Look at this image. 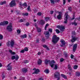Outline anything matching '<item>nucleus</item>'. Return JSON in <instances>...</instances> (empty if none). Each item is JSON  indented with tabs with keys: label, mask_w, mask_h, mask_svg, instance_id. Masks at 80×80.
I'll return each mask as SVG.
<instances>
[{
	"label": "nucleus",
	"mask_w": 80,
	"mask_h": 80,
	"mask_svg": "<svg viewBox=\"0 0 80 80\" xmlns=\"http://www.w3.org/2000/svg\"><path fill=\"white\" fill-rule=\"evenodd\" d=\"M60 39V38L57 37L56 35H54L52 38V42L53 43H56Z\"/></svg>",
	"instance_id": "f257e3e1"
},
{
	"label": "nucleus",
	"mask_w": 80,
	"mask_h": 80,
	"mask_svg": "<svg viewBox=\"0 0 80 80\" xmlns=\"http://www.w3.org/2000/svg\"><path fill=\"white\" fill-rule=\"evenodd\" d=\"M54 77L55 78H57V79H60V72L57 71L54 73Z\"/></svg>",
	"instance_id": "f03ea898"
},
{
	"label": "nucleus",
	"mask_w": 80,
	"mask_h": 80,
	"mask_svg": "<svg viewBox=\"0 0 80 80\" xmlns=\"http://www.w3.org/2000/svg\"><path fill=\"white\" fill-rule=\"evenodd\" d=\"M68 13V12H66L65 14L66 17L64 19V24H67L68 23V17H69L68 15L67 14Z\"/></svg>",
	"instance_id": "7ed1b4c3"
},
{
	"label": "nucleus",
	"mask_w": 80,
	"mask_h": 80,
	"mask_svg": "<svg viewBox=\"0 0 80 80\" xmlns=\"http://www.w3.org/2000/svg\"><path fill=\"white\" fill-rule=\"evenodd\" d=\"M12 23H10L9 25L7 27V29L9 32H11L12 31V30H13V28L12 27Z\"/></svg>",
	"instance_id": "20e7f679"
},
{
	"label": "nucleus",
	"mask_w": 80,
	"mask_h": 80,
	"mask_svg": "<svg viewBox=\"0 0 80 80\" xmlns=\"http://www.w3.org/2000/svg\"><path fill=\"white\" fill-rule=\"evenodd\" d=\"M9 5L10 7H15V6L16 5V2H15V0H12Z\"/></svg>",
	"instance_id": "39448f33"
},
{
	"label": "nucleus",
	"mask_w": 80,
	"mask_h": 80,
	"mask_svg": "<svg viewBox=\"0 0 80 80\" xmlns=\"http://www.w3.org/2000/svg\"><path fill=\"white\" fill-rule=\"evenodd\" d=\"M71 37L72 39L71 40V42H72V43H74L77 40H78V38L76 37L75 36H72Z\"/></svg>",
	"instance_id": "423d86ee"
},
{
	"label": "nucleus",
	"mask_w": 80,
	"mask_h": 80,
	"mask_svg": "<svg viewBox=\"0 0 80 80\" xmlns=\"http://www.w3.org/2000/svg\"><path fill=\"white\" fill-rule=\"evenodd\" d=\"M44 35H46V38L47 39L49 38V37H50V34L49 33V32L45 31L44 32Z\"/></svg>",
	"instance_id": "0eeeda50"
},
{
	"label": "nucleus",
	"mask_w": 80,
	"mask_h": 80,
	"mask_svg": "<svg viewBox=\"0 0 80 80\" xmlns=\"http://www.w3.org/2000/svg\"><path fill=\"white\" fill-rule=\"evenodd\" d=\"M55 63V62L54 60H52L50 62L49 65L50 67H52V68H53V66L55 65V64H53V63Z\"/></svg>",
	"instance_id": "6e6552de"
},
{
	"label": "nucleus",
	"mask_w": 80,
	"mask_h": 80,
	"mask_svg": "<svg viewBox=\"0 0 80 80\" xmlns=\"http://www.w3.org/2000/svg\"><path fill=\"white\" fill-rule=\"evenodd\" d=\"M50 2L51 4L54 5V4H55V3L59 2H60V0H50Z\"/></svg>",
	"instance_id": "1a4fd4ad"
},
{
	"label": "nucleus",
	"mask_w": 80,
	"mask_h": 80,
	"mask_svg": "<svg viewBox=\"0 0 80 80\" xmlns=\"http://www.w3.org/2000/svg\"><path fill=\"white\" fill-rule=\"evenodd\" d=\"M77 44H74L73 47V52H75V51H76V49H77Z\"/></svg>",
	"instance_id": "9d476101"
},
{
	"label": "nucleus",
	"mask_w": 80,
	"mask_h": 80,
	"mask_svg": "<svg viewBox=\"0 0 80 80\" xmlns=\"http://www.w3.org/2000/svg\"><path fill=\"white\" fill-rule=\"evenodd\" d=\"M59 14L58 15L57 17V19L58 20H60L62 18V13L61 12H59Z\"/></svg>",
	"instance_id": "9b49d317"
},
{
	"label": "nucleus",
	"mask_w": 80,
	"mask_h": 80,
	"mask_svg": "<svg viewBox=\"0 0 80 80\" xmlns=\"http://www.w3.org/2000/svg\"><path fill=\"white\" fill-rule=\"evenodd\" d=\"M60 42H61L62 44V45H61V47H63V46L65 45V42L63 39L61 40Z\"/></svg>",
	"instance_id": "f8f14e48"
},
{
	"label": "nucleus",
	"mask_w": 80,
	"mask_h": 80,
	"mask_svg": "<svg viewBox=\"0 0 80 80\" xmlns=\"http://www.w3.org/2000/svg\"><path fill=\"white\" fill-rule=\"evenodd\" d=\"M50 60H48L47 59H45L44 61V63L46 65H47L48 64L50 63Z\"/></svg>",
	"instance_id": "ddd939ff"
},
{
	"label": "nucleus",
	"mask_w": 80,
	"mask_h": 80,
	"mask_svg": "<svg viewBox=\"0 0 80 80\" xmlns=\"http://www.w3.org/2000/svg\"><path fill=\"white\" fill-rule=\"evenodd\" d=\"M39 23L41 25H43L45 23V22L44 20L42 19L39 22Z\"/></svg>",
	"instance_id": "4468645a"
},
{
	"label": "nucleus",
	"mask_w": 80,
	"mask_h": 80,
	"mask_svg": "<svg viewBox=\"0 0 80 80\" xmlns=\"http://www.w3.org/2000/svg\"><path fill=\"white\" fill-rule=\"evenodd\" d=\"M38 72H40V70H39V69H37L34 72H32V74H38Z\"/></svg>",
	"instance_id": "2eb2a0df"
},
{
	"label": "nucleus",
	"mask_w": 80,
	"mask_h": 80,
	"mask_svg": "<svg viewBox=\"0 0 80 80\" xmlns=\"http://www.w3.org/2000/svg\"><path fill=\"white\" fill-rule=\"evenodd\" d=\"M28 70L26 68H24L22 69V72L23 73H26L28 71Z\"/></svg>",
	"instance_id": "dca6fc26"
},
{
	"label": "nucleus",
	"mask_w": 80,
	"mask_h": 80,
	"mask_svg": "<svg viewBox=\"0 0 80 80\" xmlns=\"http://www.w3.org/2000/svg\"><path fill=\"white\" fill-rule=\"evenodd\" d=\"M68 69L70 71L72 70V67H71V66L69 64H68Z\"/></svg>",
	"instance_id": "f3484780"
},
{
	"label": "nucleus",
	"mask_w": 80,
	"mask_h": 80,
	"mask_svg": "<svg viewBox=\"0 0 80 80\" xmlns=\"http://www.w3.org/2000/svg\"><path fill=\"white\" fill-rule=\"evenodd\" d=\"M15 44V42L13 41H12L10 42V45L12 47H13V45H14Z\"/></svg>",
	"instance_id": "a211bd4d"
},
{
	"label": "nucleus",
	"mask_w": 80,
	"mask_h": 80,
	"mask_svg": "<svg viewBox=\"0 0 80 80\" xmlns=\"http://www.w3.org/2000/svg\"><path fill=\"white\" fill-rule=\"evenodd\" d=\"M9 52L11 55H15V52H13L12 51V50H11V49L9 50Z\"/></svg>",
	"instance_id": "6ab92c4d"
},
{
	"label": "nucleus",
	"mask_w": 80,
	"mask_h": 80,
	"mask_svg": "<svg viewBox=\"0 0 80 80\" xmlns=\"http://www.w3.org/2000/svg\"><path fill=\"white\" fill-rule=\"evenodd\" d=\"M42 63V61L40 59H39L38 61V65H41Z\"/></svg>",
	"instance_id": "aec40b11"
},
{
	"label": "nucleus",
	"mask_w": 80,
	"mask_h": 80,
	"mask_svg": "<svg viewBox=\"0 0 80 80\" xmlns=\"http://www.w3.org/2000/svg\"><path fill=\"white\" fill-rule=\"evenodd\" d=\"M21 37L22 38H27V35L26 34L22 35L21 36Z\"/></svg>",
	"instance_id": "412c9836"
},
{
	"label": "nucleus",
	"mask_w": 80,
	"mask_h": 80,
	"mask_svg": "<svg viewBox=\"0 0 80 80\" xmlns=\"http://www.w3.org/2000/svg\"><path fill=\"white\" fill-rule=\"evenodd\" d=\"M60 29L61 31L63 32V31H64V29H65V27H64V26H61Z\"/></svg>",
	"instance_id": "4be33fe9"
},
{
	"label": "nucleus",
	"mask_w": 80,
	"mask_h": 80,
	"mask_svg": "<svg viewBox=\"0 0 80 80\" xmlns=\"http://www.w3.org/2000/svg\"><path fill=\"white\" fill-rule=\"evenodd\" d=\"M6 1H4L3 2H0V5H3L4 4H6Z\"/></svg>",
	"instance_id": "5701e85b"
},
{
	"label": "nucleus",
	"mask_w": 80,
	"mask_h": 80,
	"mask_svg": "<svg viewBox=\"0 0 80 80\" xmlns=\"http://www.w3.org/2000/svg\"><path fill=\"white\" fill-rule=\"evenodd\" d=\"M37 31L39 33H40L42 31V30H41V28H37Z\"/></svg>",
	"instance_id": "b1692460"
},
{
	"label": "nucleus",
	"mask_w": 80,
	"mask_h": 80,
	"mask_svg": "<svg viewBox=\"0 0 80 80\" xmlns=\"http://www.w3.org/2000/svg\"><path fill=\"white\" fill-rule=\"evenodd\" d=\"M61 76L62 77V78H64L65 79H67V77L65 75H64V74H61Z\"/></svg>",
	"instance_id": "393cba45"
},
{
	"label": "nucleus",
	"mask_w": 80,
	"mask_h": 80,
	"mask_svg": "<svg viewBox=\"0 0 80 80\" xmlns=\"http://www.w3.org/2000/svg\"><path fill=\"white\" fill-rule=\"evenodd\" d=\"M72 25H74V26H77V22H75L74 21L73 22H72Z\"/></svg>",
	"instance_id": "a878e982"
},
{
	"label": "nucleus",
	"mask_w": 80,
	"mask_h": 80,
	"mask_svg": "<svg viewBox=\"0 0 80 80\" xmlns=\"http://www.w3.org/2000/svg\"><path fill=\"white\" fill-rule=\"evenodd\" d=\"M49 25H50L48 23L46 25L45 27L44 28V29H45V30H47V27H48V26H49Z\"/></svg>",
	"instance_id": "bb28decb"
},
{
	"label": "nucleus",
	"mask_w": 80,
	"mask_h": 80,
	"mask_svg": "<svg viewBox=\"0 0 80 80\" xmlns=\"http://www.w3.org/2000/svg\"><path fill=\"white\" fill-rule=\"evenodd\" d=\"M43 47H44V48H46L47 50H49V48L47 47V45H44L43 46Z\"/></svg>",
	"instance_id": "cd10ccee"
},
{
	"label": "nucleus",
	"mask_w": 80,
	"mask_h": 80,
	"mask_svg": "<svg viewBox=\"0 0 80 80\" xmlns=\"http://www.w3.org/2000/svg\"><path fill=\"white\" fill-rule=\"evenodd\" d=\"M44 72L46 73H49V70H48V69L44 70Z\"/></svg>",
	"instance_id": "c85d7f7f"
},
{
	"label": "nucleus",
	"mask_w": 80,
	"mask_h": 80,
	"mask_svg": "<svg viewBox=\"0 0 80 80\" xmlns=\"http://www.w3.org/2000/svg\"><path fill=\"white\" fill-rule=\"evenodd\" d=\"M8 67V68H7V70H9V71L12 70V66H10Z\"/></svg>",
	"instance_id": "c756f323"
},
{
	"label": "nucleus",
	"mask_w": 80,
	"mask_h": 80,
	"mask_svg": "<svg viewBox=\"0 0 80 80\" xmlns=\"http://www.w3.org/2000/svg\"><path fill=\"white\" fill-rule=\"evenodd\" d=\"M76 76H77L78 77H80V72H79L78 71L76 72Z\"/></svg>",
	"instance_id": "7c9ffc66"
},
{
	"label": "nucleus",
	"mask_w": 80,
	"mask_h": 80,
	"mask_svg": "<svg viewBox=\"0 0 80 80\" xmlns=\"http://www.w3.org/2000/svg\"><path fill=\"white\" fill-rule=\"evenodd\" d=\"M5 25V24L4 23V22H1L0 23V26H4Z\"/></svg>",
	"instance_id": "2f4dec72"
},
{
	"label": "nucleus",
	"mask_w": 80,
	"mask_h": 80,
	"mask_svg": "<svg viewBox=\"0 0 80 80\" xmlns=\"http://www.w3.org/2000/svg\"><path fill=\"white\" fill-rule=\"evenodd\" d=\"M4 25H8L9 23L8 21H4Z\"/></svg>",
	"instance_id": "473e14b6"
},
{
	"label": "nucleus",
	"mask_w": 80,
	"mask_h": 80,
	"mask_svg": "<svg viewBox=\"0 0 80 80\" xmlns=\"http://www.w3.org/2000/svg\"><path fill=\"white\" fill-rule=\"evenodd\" d=\"M18 58H19V57L18 56V55H16V56L15 60H16L17 61L18 60Z\"/></svg>",
	"instance_id": "72a5a7b5"
},
{
	"label": "nucleus",
	"mask_w": 80,
	"mask_h": 80,
	"mask_svg": "<svg viewBox=\"0 0 80 80\" xmlns=\"http://www.w3.org/2000/svg\"><path fill=\"white\" fill-rule=\"evenodd\" d=\"M54 66L55 67L54 68V69H55V70H57V68H58V66L57 64L54 65Z\"/></svg>",
	"instance_id": "f704fd0d"
},
{
	"label": "nucleus",
	"mask_w": 80,
	"mask_h": 80,
	"mask_svg": "<svg viewBox=\"0 0 80 80\" xmlns=\"http://www.w3.org/2000/svg\"><path fill=\"white\" fill-rule=\"evenodd\" d=\"M22 6H24V7H27V2H24L22 4Z\"/></svg>",
	"instance_id": "c9c22d12"
},
{
	"label": "nucleus",
	"mask_w": 80,
	"mask_h": 80,
	"mask_svg": "<svg viewBox=\"0 0 80 80\" xmlns=\"http://www.w3.org/2000/svg\"><path fill=\"white\" fill-rule=\"evenodd\" d=\"M73 68H74V70H76L77 69V68H78V66H77V65H75L74 66Z\"/></svg>",
	"instance_id": "e433bc0d"
},
{
	"label": "nucleus",
	"mask_w": 80,
	"mask_h": 80,
	"mask_svg": "<svg viewBox=\"0 0 80 80\" xmlns=\"http://www.w3.org/2000/svg\"><path fill=\"white\" fill-rule=\"evenodd\" d=\"M24 51H26V52H28V49L27 47L24 48Z\"/></svg>",
	"instance_id": "4c0bfd02"
},
{
	"label": "nucleus",
	"mask_w": 80,
	"mask_h": 80,
	"mask_svg": "<svg viewBox=\"0 0 80 80\" xmlns=\"http://www.w3.org/2000/svg\"><path fill=\"white\" fill-rule=\"evenodd\" d=\"M23 15H24V16H28V13L26 12L25 13H23Z\"/></svg>",
	"instance_id": "58836bf2"
},
{
	"label": "nucleus",
	"mask_w": 80,
	"mask_h": 80,
	"mask_svg": "<svg viewBox=\"0 0 80 80\" xmlns=\"http://www.w3.org/2000/svg\"><path fill=\"white\" fill-rule=\"evenodd\" d=\"M56 32L57 33H58V34L60 33V31H59V30L58 29H56Z\"/></svg>",
	"instance_id": "ea45409f"
},
{
	"label": "nucleus",
	"mask_w": 80,
	"mask_h": 80,
	"mask_svg": "<svg viewBox=\"0 0 80 80\" xmlns=\"http://www.w3.org/2000/svg\"><path fill=\"white\" fill-rule=\"evenodd\" d=\"M38 15L39 16H41L42 15V12H38Z\"/></svg>",
	"instance_id": "a19ab883"
},
{
	"label": "nucleus",
	"mask_w": 80,
	"mask_h": 80,
	"mask_svg": "<svg viewBox=\"0 0 80 80\" xmlns=\"http://www.w3.org/2000/svg\"><path fill=\"white\" fill-rule=\"evenodd\" d=\"M3 38V35L2 34H0V40H2Z\"/></svg>",
	"instance_id": "79ce46f5"
},
{
	"label": "nucleus",
	"mask_w": 80,
	"mask_h": 80,
	"mask_svg": "<svg viewBox=\"0 0 80 80\" xmlns=\"http://www.w3.org/2000/svg\"><path fill=\"white\" fill-rule=\"evenodd\" d=\"M72 34L73 35H76V32L74 31L72 32Z\"/></svg>",
	"instance_id": "37998d69"
},
{
	"label": "nucleus",
	"mask_w": 80,
	"mask_h": 80,
	"mask_svg": "<svg viewBox=\"0 0 80 80\" xmlns=\"http://www.w3.org/2000/svg\"><path fill=\"white\" fill-rule=\"evenodd\" d=\"M68 10H69L70 12H72V7H68Z\"/></svg>",
	"instance_id": "c03bdc74"
},
{
	"label": "nucleus",
	"mask_w": 80,
	"mask_h": 80,
	"mask_svg": "<svg viewBox=\"0 0 80 80\" xmlns=\"http://www.w3.org/2000/svg\"><path fill=\"white\" fill-rule=\"evenodd\" d=\"M25 52V50H24V49L21 50L20 51V53H23Z\"/></svg>",
	"instance_id": "a18cd8bd"
},
{
	"label": "nucleus",
	"mask_w": 80,
	"mask_h": 80,
	"mask_svg": "<svg viewBox=\"0 0 80 80\" xmlns=\"http://www.w3.org/2000/svg\"><path fill=\"white\" fill-rule=\"evenodd\" d=\"M12 60H14V59H15V56H12Z\"/></svg>",
	"instance_id": "49530a36"
},
{
	"label": "nucleus",
	"mask_w": 80,
	"mask_h": 80,
	"mask_svg": "<svg viewBox=\"0 0 80 80\" xmlns=\"http://www.w3.org/2000/svg\"><path fill=\"white\" fill-rule=\"evenodd\" d=\"M24 63H29V61L28 60H26L24 62Z\"/></svg>",
	"instance_id": "de8ad7c7"
},
{
	"label": "nucleus",
	"mask_w": 80,
	"mask_h": 80,
	"mask_svg": "<svg viewBox=\"0 0 80 80\" xmlns=\"http://www.w3.org/2000/svg\"><path fill=\"white\" fill-rule=\"evenodd\" d=\"M12 63V62H10L9 64H8L6 66L7 67H10V65Z\"/></svg>",
	"instance_id": "09e8293b"
},
{
	"label": "nucleus",
	"mask_w": 80,
	"mask_h": 80,
	"mask_svg": "<svg viewBox=\"0 0 80 80\" xmlns=\"http://www.w3.org/2000/svg\"><path fill=\"white\" fill-rule=\"evenodd\" d=\"M19 22L21 23L22 22H23V20L22 19H19Z\"/></svg>",
	"instance_id": "8fccbe9b"
},
{
	"label": "nucleus",
	"mask_w": 80,
	"mask_h": 80,
	"mask_svg": "<svg viewBox=\"0 0 80 80\" xmlns=\"http://www.w3.org/2000/svg\"><path fill=\"white\" fill-rule=\"evenodd\" d=\"M45 19L47 21V20H50V18L48 17H45Z\"/></svg>",
	"instance_id": "3c124183"
},
{
	"label": "nucleus",
	"mask_w": 80,
	"mask_h": 80,
	"mask_svg": "<svg viewBox=\"0 0 80 80\" xmlns=\"http://www.w3.org/2000/svg\"><path fill=\"white\" fill-rule=\"evenodd\" d=\"M64 60V59H63V58H61V59H60V62H62Z\"/></svg>",
	"instance_id": "603ef678"
},
{
	"label": "nucleus",
	"mask_w": 80,
	"mask_h": 80,
	"mask_svg": "<svg viewBox=\"0 0 80 80\" xmlns=\"http://www.w3.org/2000/svg\"><path fill=\"white\" fill-rule=\"evenodd\" d=\"M75 14H73V18H72L71 19V20H74V19H75Z\"/></svg>",
	"instance_id": "864d4df0"
},
{
	"label": "nucleus",
	"mask_w": 80,
	"mask_h": 80,
	"mask_svg": "<svg viewBox=\"0 0 80 80\" xmlns=\"http://www.w3.org/2000/svg\"><path fill=\"white\" fill-rule=\"evenodd\" d=\"M49 32H50V33H52V28H49Z\"/></svg>",
	"instance_id": "5fc2aeb1"
},
{
	"label": "nucleus",
	"mask_w": 80,
	"mask_h": 80,
	"mask_svg": "<svg viewBox=\"0 0 80 80\" xmlns=\"http://www.w3.org/2000/svg\"><path fill=\"white\" fill-rule=\"evenodd\" d=\"M17 32L18 33H20V32H21V31H20V30L18 29V30L17 31Z\"/></svg>",
	"instance_id": "6e6d98bb"
},
{
	"label": "nucleus",
	"mask_w": 80,
	"mask_h": 80,
	"mask_svg": "<svg viewBox=\"0 0 80 80\" xmlns=\"http://www.w3.org/2000/svg\"><path fill=\"white\" fill-rule=\"evenodd\" d=\"M29 25H30V23L28 22L26 24V25L27 27H28Z\"/></svg>",
	"instance_id": "4d7b16f0"
},
{
	"label": "nucleus",
	"mask_w": 80,
	"mask_h": 80,
	"mask_svg": "<svg viewBox=\"0 0 80 80\" xmlns=\"http://www.w3.org/2000/svg\"><path fill=\"white\" fill-rule=\"evenodd\" d=\"M73 57H74V56H73V55L72 54L71 55V58L72 59L73 58Z\"/></svg>",
	"instance_id": "13d9d810"
},
{
	"label": "nucleus",
	"mask_w": 80,
	"mask_h": 80,
	"mask_svg": "<svg viewBox=\"0 0 80 80\" xmlns=\"http://www.w3.org/2000/svg\"><path fill=\"white\" fill-rule=\"evenodd\" d=\"M45 41V38H42V42H44Z\"/></svg>",
	"instance_id": "bf43d9fd"
},
{
	"label": "nucleus",
	"mask_w": 80,
	"mask_h": 80,
	"mask_svg": "<svg viewBox=\"0 0 80 80\" xmlns=\"http://www.w3.org/2000/svg\"><path fill=\"white\" fill-rule=\"evenodd\" d=\"M66 3V0H63V4L65 5Z\"/></svg>",
	"instance_id": "052dcab7"
},
{
	"label": "nucleus",
	"mask_w": 80,
	"mask_h": 80,
	"mask_svg": "<svg viewBox=\"0 0 80 80\" xmlns=\"http://www.w3.org/2000/svg\"><path fill=\"white\" fill-rule=\"evenodd\" d=\"M41 52H39L38 53V55H41Z\"/></svg>",
	"instance_id": "680f3d73"
},
{
	"label": "nucleus",
	"mask_w": 80,
	"mask_h": 80,
	"mask_svg": "<svg viewBox=\"0 0 80 80\" xmlns=\"http://www.w3.org/2000/svg\"><path fill=\"white\" fill-rule=\"evenodd\" d=\"M30 6H28V8H27V10H30Z\"/></svg>",
	"instance_id": "e2e57ef3"
},
{
	"label": "nucleus",
	"mask_w": 80,
	"mask_h": 80,
	"mask_svg": "<svg viewBox=\"0 0 80 80\" xmlns=\"http://www.w3.org/2000/svg\"><path fill=\"white\" fill-rule=\"evenodd\" d=\"M36 43H39V40L38 39H36Z\"/></svg>",
	"instance_id": "0e129e2a"
},
{
	"label": "nucleus",
	"mask_w": 80,
	"mask_h": 80,
	"mask_svg": "<svg viewBox=\"0 0 80 80\" xmlns=\"http://www.w3.org/2000/svg\"><path fill=\"white\" fill-rule=\"evenodd\" d=\"M76 19H77V20L78 21H80V17H79V18H76Z\"/></svg>",
	"instance_id": "69168bd1"
},
{
	"label": "nucleus",
	"mask_w": 80,
	"mask_h": 80,
	"mask_svg": "<svg viewBox=\"0 0 80 80\" xmlns=\"http://www.w3.org/2000/svg\"><path fill=\"white\" fill-rule=\"evenodd\" d=\"M63 54H64V55L65 56L68 54H67V52H66L65 51L63 53Z\"/></svg>",
	"instance_id": "338daca9"
},
{
	"label": "nucleus",
	"mask_w": 80,
	"mask_h": 80,
	"mask_svg": "<svg viewBox=\"0 0 80 80\" xmlns=\"http://www.w3.org/2000/svg\"><path fill=\"white\" fill-rule=\"evenodd\" d=\"M39 80H43V78L41 77L39 78Z\"/></svg>",
	"instance_id": "774afa93"
}]
</instances>
